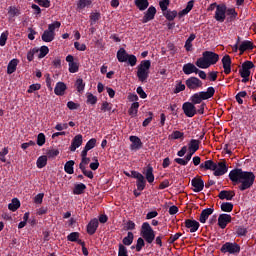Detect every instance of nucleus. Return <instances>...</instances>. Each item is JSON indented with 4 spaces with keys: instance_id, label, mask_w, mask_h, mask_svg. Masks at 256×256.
Masks as SVG:
<instances>
[{
    "instance_id": "nucleus-1",
    "label": "nucleus",
    "mask_w": 256,
    "mask_h": 256,
    "mask_svg": "<svg viewBox=\"0 0 256 256\" xmlns=\"http://www.w3.org/2000/svg\"><path fill=\"white\" fill-rule=\"evenodd\" d=\"M229 179L232 181L233 185H240L238 189L240 191H247L253 187L255 183V174L253 172L243 171L241 168H235L230 171Z\"/></svg>"
},
{
    "instance_id": "nucleus-2",
    "label": "nucleus",
    "mask_w": 256,
    "mask_h": 256,
    "mask_svg": "<svg viewBox=\"0 0 256 256\" xmlns=\"http://www.w3.org/2000/svg\"><path fill=\"white\" fill-rule=\"evenodd\" d=\"M162 231H164V234H159L155 238V230H153L151 224H149V222H144L141 226L140 235L149 245L155 241L156 245L163 247V239L169 235V230H167V227H163Z\"/></svg>"
},
{
    "instance_id": "nucleus-3",
    "label": "nucleus",
    "mask_w": 256,
    "mask_h": 256,
    "mask_svg": "<svg viewBox=\"0 0 256 256\" xmlns=\"http://www.w3.org/2000/svg\"><path fill=\"white\" fill-rule=\"evenodd\" d=\"M219 61V54L212 51H204L202 57L198 58L195 62L196 67L199 69H209L211 65H215Z\"/></svg>"
},
{
    "instance_id": "nucleus-4",
    "label": "nucleus",
    "mask_w": 256,
    "mask_h": 256,
    "mask_svg": "<svg viewBox=\"0 0 256 256\" xmlns=\"http://www.w3.org/2000/svg\"><path fill=\"white\" fill-rule=\"evenodd\" d=\"M215 95V88L213 86H210L207 88V91H201L194 93L190 97V103H193V105H201L203 101H207V99H211Z\"/></svg>"
},
{
    "instance_id": "nucleus-5",
    "label": "nucleus",
    "mask_w": 256,
    "mask_h": 256,
    "mask_svg": "<svg viewBox=\"0 0 256 256\" xmlns=\"http://www.w3.org/2000/svg\"><path fill=\"white\" fill-rule=\"evenodd\" d=\"M151 69V60H142L137 66V78L141 83L147 82Z\"/></svg>"
},
{
    "instance_id": "nucleus-6",
    "label": "nucleus",
    "mask_w": 256,
    "mask_h": 256,
    "mask_svg": "<svg viewBox=\"0 0 256 256\" xmlns=\"http://www.w3.org/2000/svg\"><path fill=\"white\" fill-rule=\"evenodd\" d=\"M59 27H61V22L59 21L49 24L48 29L45 30L41 36L42 41H44V43H51V41H54L55 29H59Z\"/></svg>"
},
{
    "instance_id": "nucleus-7",
    "label": "nucleus",
    "mask_w": 256,
    "mask_h": 256,
    "mask_svg": "<svg viewBox=\"0 0 256 256\" xmlns=\"http://www.w3.org/2000/svg\"><path fill=\"white\" fill-rule=\"evenodd\" d=\"M221 253H229L230 255H239L241 246L236 242H226L220 248Z\"/></svg>"
},
{
    "instance_id": "nucleus-8",
    "label": "nucleus",
    "mask_w": 256,
    "mask_h": 256,
    "mask_svg": "<svg viewBox=\"0 0 256 256\" xmlns=\"http://www.w3.org/2000/svg\"><path fill=\"white\" fill-rule=\"evenodd\" d=\"M131 177H132V179H136L137 190L144 191L145 187L147 185V180L145 179V176H143V174H141V172L132 170Z\"/></svg>"
},
{
    "instance_id": "nucleus-9",
    "label": "nucleus",
    "mask_w": 256,
    "mask_h": 256,
    "mask_svg": "<svg viewBox=\"0 0 256 256\" xmlns=\"http://www.w3.org/2000/svg\"><path fill=\"white\" fill-rule=\"evenodd\" d=\"M226 13H227V5L219 4L216 6L214 19H216L218 23H224L227 17Z\"/></svg>"
},
{
    "instance_id": "nucleus-10",
    "label": "nucleus",
    "mask_w": 256,
    "mask_h": 256,
    "mask_svg": "<svg viewBox=\"0 0 256 256\" xmlns=\"http://www.w3.org/2000/svg\"><path fill=\"white\" fill-rule=\"evenodd\" d=\"M186 87L190 89V91H197V89H201L203 87V81H201L197 77H190L186 81Z\"/></svg>"
},
{
    "instance_id": "nucleus-11",
    "label": "nucleus",
    "mask_w": 256,
    "mask_h": 256,
    "mask_svg": "<svg viewBox=\"0 0 256 256\" xmlns=\"http://www.w3.org/2000/svg\"><path fill=\"white\" fill-rule=\"evenodd\" d=\"M182 110L184 115H186V117H195V115H197V107H195V104L191 103V102H184L182 105Z\"/></svg>"
},
{
    "instance_id": "nucleus-12",
    "label": "nucleus",
    "mask_w": 256,
    "mask_h": 256,
    "mask_svg": "<svg viewBox=\"0 0 256 256\" xmlns=\"http://www.w3.org/2000/svg\"><path fill=\"white\" fill-rule=\"evenodd\" d=\"M217 167L213 172V175L215 177H221L223 175H225V173H227V171H229V167H227V163L225 161H220L218 163H216Z\"/></svg>"
},
{
    "instance_id": "nucleus-13",
    "label": "nucleus",
    "mask_w": 256,
    "mask_h": 256,
    "mask_svg": "<svg viewBox=\"0 0 256 256\" xmlns=\"http://www.w3.org/2000/svg\"><path fill=\"white\" fill-rule=\"evenodd\" d=\"M255 67L251 61H245L242 64V69L239 70L240 77H250L251 76V69Z\"/></svg>"
},
{
    "instance_id": "nucleus-14",
    "label": "nucleus",
    "mask_w": 256,
    "mask_h": 256,
    "mask_svg": "<svg viewBox=\"0 0 256 256\" xmlns=\"http://www.w3.org/2000/svg\"><path fill=\"white\" fill-rule=\"evenodd\" d=\"M155 15H157V8H155V6H150L147 11L144 12L142 23H149V21H153V19H155Z\"/></svg>"
},
{
    "instance_id": "nucleus-15",
    "label": "nucleus",
    "mask_w": 256,
    "mask_h": 256,
    "mask_svg": "<svg viewBox=\"0 0 256 256\" xmlns=\"http://www.w3.org/2000/svg\"><path fill=\"white\" fill-rule=\"evenodd\" d=\"M191 185L193 188L194 193H201V191H203V189H205V182L203 181V179L201 178H193L191 180Z\"/></svg>"
},
{
    "instance_id": "nucleus-16",
    "label": "nucleus",
    "mask_w": 256,
    "mask_h": 256,
    "mask_svg": "<svg viewBox=\"0 0 256 256\" xmlns=\"http://www.w3.org/2000/svg\"><path fill=\"white\" fill-rule=\"evenodd\" d=\"M231 214H220L218 217V227L225 229L231 223Z\"/></svg>"
},
{
    "instance_id": "nucleus-17",
    "label": "nucleus",
    "mask_w": 256,
    "mask_h": 256,
    "mask_svg": "<svg viewBox=\"0 0 256 256\" xmlns=\"http://www.w3.org/2000/svg\"><path fill=\"white\" fill-rule=\"evenodd\" d=\"M184 224L187 229H190V233H197L199 227H201L197 220L186 219Z\"/></svg>"
},
{
    "instance_id": "nucleus-18",
    "label": "nucleus",
    "mask_w": 256,
    "mask_h": 256,
    "mask_svg": "<svg viewBox=\"0 0 256 256\" xmlns=\"http://www.w3.org/2000/svg\"><path fill=\"white\" fill-rule=\"evenodd\" d=\"M98 228L99 220L97 218L90 220V222L86 226L88 235H95V233H97Z\"/></svg>"
},
{
    "instance_id": "nucleus-19",
    "label": "nucleus",
    "mask_w": 256,
    "mask_h": 256,
    "mask_svg": "<svg viewBox=\"0 0 256 256\" xmlns=\"http://www.w3.org/2000/svg\"><path fill=\"white\" fill-rule=\"evenodd\" d=\"M81 145H83V135L78 134L72 139V142L70 145V151L72 152L77 151V149H79Z\"/></svg>"
},
{
    "instance_id": "nucleus-20",
    "label": "nucleus",
    "mask_w": 256,
    "mask_h": 256,
    "mask_svg": "<svg viewBox=\"0 0 256 256\" xmlns=\"http://www.w3.org/2000/svg\"><path fill=\"white\" fill-rule=\"evenodd\" d=\"M199 168L202 171H214L217 169V163L213 160H206L204 163H201Z\"/></svg>"
},
{
    "instance_id": "nucleus-21",
    "label": "nucleus",
    "mask_w": 256,
    "mask_h": 256,
    "mask_svg": "<svg viewBox=\"0 0 256 256\" xmlns=\"http://www.w3.org/2000/svg\"><path fill=\"white\" fill-rule=\"evenodd\" d=\"M182 71L184 75H191L193 73L197 75V71H199V68H197V66H195V64L193 63H186L183 65Z\"/></svg>"
},
{
    "instance_id": "nucleus-22",
    "label": "nucleus",
    "mask_w": 256,
    "mask_h": 256,
    "mask_svg": "<svg viewBox=\"0 0 256 256\" xmlns=\"http://www.w3.org/2000/svg\"><path fill=\"white\" fill-rule=\"evenodd\" d=\"M222 65H223L225 75H229V73H231V56L226 54L222 58Z\"/></svg>"
},
{
    "instance_id": "nucleus-23",
    "label": "nucleus",
    "mask_w": 256,
    "mask_h": 256,
    "mask_svg": "<svg viewBox=\"0 0 256 256\" xmlns=\"http://www.w3.org/2000/svg\"><path fill=\"white\" fill-rule=\"evenodd\" d=\"M143 174L145 175L146 181L153 183L155 181V175L153 174V166L150 164L144 169Z\"/></svg>"
},
{
    "instance_id": "nucleus-24",
    "label": "nucleus",
    "mask_w": 256,
    "mask_h": 256,
    "mask_svg": "<svg viewBox=\"0 0 256 256\" xmlns=\"http://www.w3.org/2000/svg\"><path fill=\"white\" fill-rule=\"evenodd\" d=\"M218 197L222 201H224V199H226V201H233V197H235V191L222 190L218 194Z\"/></svg>"
},
{
    "instance_id": "nucleus-25",
    "label": "nucleus",
    "mask_w": 256,
    "mask_h": 256,
    "mask_svg": "<svg viewBox=\"0 0 256 256\" xmlns=\"http://www.w3.org/2000/svg\"><path fill=\"white\" fill-rule=\"evenodd\" d=\"M213 211H215V209H213V208H206V209L202 210L200 217H199L200 223H207V219H209L210 215H213Z\"/></svg>"
},
{
    "instance_id": "nucleus-26",
    "label": "nucleus",
    "mask_w": 256,
    "mask_h": 256,
    "mask_svg": "<svg viewBox=\"0 0 256 256\" xmlns=\"http://www.w3.org/2000/svg\"><path fill=\"white\" fill-rule=\"evenodd\" d=\"M129 141L132 142L131 149L139 150L143 147V142H141V138L138 136H130Z\"/></svg>"
},
{
    "instance_id": "nucleus-27",
    "label": "nucleus",
    "mask_w": 256,
    "mask_h": 256,
    "mask_svg": "<svg viewBox=\"0 0 256 256\" xmlns=\"http://www.w3.org/2000/svg\"><path fill=\"white\" fill-rule=\"evenodd\" d=\"M65 91H67V85L64 82H57L54 88L55 95L63 96Z\"/></svg>"
},
{
    "instance_id": "nucleus-28",
    "label": "nucleus",
    "mask_w": 256,
    "mask_h": 256,
    "mask_svg": "<svg viewBox=\"0 0 256 256\" xmlns=\"http://www.w3.org/2000/svg\"><path fill=\"white\" fill-rule=\"evenodd\" d=\"M119 63H126L127 59L129 58V54L125 48H120L116 55Z\"/></svg>"
},
{
    "instance_id": "nucleus-29",
    "label": "nucleus",
    "mask_w": 256,
    "mask_h": 256,
    "mask_svg": "<svg viewBox=\"0 0 256 256\" xmlns=\"http://www.w3.org/2000/svg\"><path fill=\"white\" fill-rule=\"evenodd\" d=\"M253 49V44L249 40H244L239 46L240 54L243 55L244 51H251Z\"/></svg>"
},
{
    "instance_id": "nucleus-30",
    "label": "nucleus",
    "mask_w": 256,
    "mask_h": 256,
    "mask_svg": "<svg viewBox=\"0 0 256 256\" xmlns=\"http://www.w3.org/2000/svg\"><path fill=\"white\" fill-rule=\"evenodd\" d=\"M199 145H201V140L191 139L188 144V150L197 153L199 151Z\"/></svg>"
},
{
    "instance_id": "nucleus-31",
    "label": "nucleus",
    "mask_w": 256,
    "mask_h": 256,
    "mask_svg": "<svg viewBox=\"0 0 256 256\" xmlns=\"http://www.w3.org/2000/svg\"><path fill=\"white\" fill-rule=\"evenodd\" d=\"M74 167H75V161L73 160L67 161L64 165L65 173H67L68 175H73L75 173Z\"/></svg>"
},
{
    "instance_id": "nucleus-32",
    "label": "nucleus",
    "mask_w": 256,
    "mask_h": 256,
    "mask_svg": "<svg viewBox=\"0 0 256 256\" xmlns=\"http://www.w3.org/2000/svg\"><path fill=\"white\" fill-rule=\"evenodd\" d=\"M134 5L139 11H145L149 7V0H135Z\"/></svg>"
},
{
    "instance_id": "nucleus-33",
    "label": "nucleus",
    "mask_w": 256,
    "mask_h": 256,
    "mask_svg": "<svg viewBox=\"0 0 256 256\" xmlns=\"http://www.w3.org/2000/svg\"><path fill=\"white\" fill-rule=\"evenodd\" d=\"M17 63H19V61L17 59H12L7 66V74L8 75H13V73H15V71H17Z\"/></svg>"
},
{
    "instance_id": "nucleus-34",
    "label": "nucleus",
    "mask_w": 256,
    "mask_h": 256,
    "mask_svg": "<svg viewBox=\"0 0 256 256\" xmlns=\"http://www.w3.org/2000/svg\"><path fill=\"white\" fill-rule=\"evenodd\" d=\"M137 113H139V102H133L128 110V115L137 117Z\"/></svg>"
},
{
    "instance_id": "nucleus-35",
    "label": "nucleus",
    "mask_w": 256,
    "mask_h": 256,
    "mask_svg": "<svg viewBox=\"0 0 256 256\" xmlns=\"http://www.w3.org/2000/svg\"><path fill=\"white\" fill-rule=\"evenodd\" d=\"M85 189H87V186L83 183L76 184L73 189L74 195H83L85 193Z\"/></svg>"
},
{
    "instance_id": "nucleus-36",
    "label": "nucleus",
    "mask_w": 256,
    "mask_h": 256,
    "mask_svg": "<svg viewBox=\"0 0 256 256\" xmlns=\"http://www.w3.org/2000/svg\"><path fill=\"white\" fill-rule=\"evenodd\" d=\"M19 207H21V202L17 198H13L12 202L8 204L9 211L15 212Z\"/></svg>"
},
{
    "instance_id": "nucleus-37",
    "label": "nucleus",
    "mask_w": 256,
    "mask_h": 256,
    "mask_svg": "<svg viewBox=\"0 0 256 256\" xmlns=\"http://www.w3.org/2000/svg\"><path fill=\"white\" fill-rule=\"evenodd\" d=\"M133 239H135V235H133V232H128L127 236L123 238L122 245H126L129 247V245L133 244Z\"/></svg>"
},
{
    "instance_id": "nucleus-38",
    "label": "nucleus",
    "mask_w": 256,
    "mask_h": 256,
    "mask_svg": "<svg viewBox=\"0 0 256 256\" xmlns=\"http://www.w3.org/2000/svg\"><path fill=\"white\" fill-rule=\"evenodd\" d=\"M163 15L167 19V21H174L175 17H177V11L166 10L163 12Z\"/></svg>"
},
{
    "instance_id": "nucleus-39",
    "label": "nucleus",
    "mask_w": 256,
    "mask_h": 256,
    "mask_svg": "<svg viewBox=\"0 0 256 256\" xmlns=\"http://www.w3.org/2000/svg\"><path fill=\"white\" fill-rule=\"evenodd\" d=\"M93 3L92 0H79L77 2V9L80 11L85 9V7H91V4Z\"/></svg>"
},
{
    "instance_id": "nucleus-40",
    "label": "nucleus",
    "mask_w": 256,
    "mask_h": 256,
    "mask_svg": "<svg viewBox=\"0 0 256 256\" xmlns=\"http://www.w3.org/2000/svg\"><path fill=\"white\" fill-rule=\"evenodd\" d=\"M36 165L38 167V169H43V167L47 166V156L43 155L38 157L37 161H36Z\"/></svg>"
},
{
    "instance_id": "nucleus-41",
    "label": "nucleus",
    "mask_w": 256,
    "mask_h": 256,
    "mask_svg": "<svg viewBox=\"0 0 256 256\" xmlns=\"http://www.w3.org/2000/svg\"><path fill=\"white\" fill-rule=\"evenodd\" d=\"M221 211L224 213H231L233 211V203L231 202H223L220 206Z\"/></svg>"
},
{
    "instance_id": "nucleus-42",
    "label": "nucleus",
    "mask_w": 256,
    "mask_h": 256,
    "mask_svg": "<svg viewBox=\"0 0 256 256\" xmlns=\"http://www.w3.org/2000/svg\"><path fill=\"white\" fill-rule=\"evenodd\" d=\"M75 87L78 93H83L85 91V83L83 82L82 78H78L76 80Z\"/></svg>"
},
{
    "instance_id": "nucleus-43",
    "label": "nucleus",
    "mask_w": 256,
    "mask_h": 256,
    "mask_svg": "<svg viewBox=\"0 0 256 256\" xmlns=\"http://www.w3.org/2000/svg\"><path fill=\"white\" fill-rule=\"evenodd\" d=\"M247 233H248V230L244 226H236L237 237H245Z\"/></svg>"
},
{
    "instance_id": "nucleus-44",
    "label": "nucleus",
    "mask_w": 256,
    "mask_h": 256,
    "mask_svg": "<svg viewBox=\"0 0 256 256\" xmlns=\"http://www.w3.org/2000/svg\"><path fill=\"white\" fill-rule=\"evenodd\" d=\"M100 19H101V13L100 12H92L90 14L91 25H95L97 23V21H99Z\"/></svg>"
},
{
    "instance_id": "nucleus-45",
    "label": "nucleus",
    "mask_w": 256,
    "mask_h": 256,
    "mask_svg": "<svg viewBox=\"0 0 256 256\" xmlns=\"http://www.w3.org/2000/svg\"><path fill=\"white\" fill-rule=\"evenodd\" d=\"M86 97V103H88L89 105H97V96L93 95L92 93H87Z\"/></svg>"
},
{
    "instance_id": "nucleus-46",
    "label": "nucleus",
    "mask_w": 256,
    "mask_h": 256,
    "mask_svg": "<svg viewBox=\"0 0 256 256\" xmlns=\"http://www.w3.org/2000/svg\"><path fill=\"white\" fill-rule=\"evenodd\" d=\"M118 256H129V251L127 250V247H125V245H118Z\"/></svg>"
},
{
    "instance_id": "nucleus-47",
    "label": "nucleus",
    "mask_w": 256,
    "mask_h": 256,
    "mask_svg": "<svg viewBox=\"0 0 256 256\" xmlns=\"http://www.w3.org/2000/svg\"><path fill=\"white\" fill-rule=\"evenodd\" d=\"M143 247H145V238L139 237L137 239V243H136V251H137V253L141 252Z\"/></svg>"
},
{
    "instance_id": "nucleus-48",
    "label": "nucleus",
    "mask_w": 256,
    "mask_h": 256,
    "mask_svg": "<svg viewBox=\"0 0 256 256\" xmlns=\"http://www.w3.org/2000/svg\"><path fill=\"white\" fill-rule=\"evenodd\" d=\"M38 51H40L38 59H43L45 56L49 54V47L41 46L40 49H38Z\"/></svg>"
},
{
    "instance_id": "nucleus-49",
    "label": "nucleus",
    "mask_w": 256,
    "mask_h": 256,
    "mask_svg": "<svg viewBox=\"0 0 256 256\" xmlns=\"http://www.w3.org/2000/svg\"><path fill=\"white\" fill-rule=\"evenodd\" d=\"M97 145V139L91 138L85 145L84 149H87L88 151H91V149H95V146Z\"/></svg>"
},
{
    "instance_id": "nucleus-50",
    "label": "nucleus",
    "mask_w": 256,
    "mask_h": 256,
    "mask_svg": "<svg viewBox=\"0 0 256 256\" xmlns=\"http://www.w3.org/2000/svg\"><path fill=\"white\" fill-rule=\"evenodd\" d=\"M80 236H81V234H79V232H71L67 236V241H71L72 243H76V241L79 239Z\"/></svg>"
},
{
    "instance_id": "nucleus-51",
    "label": "nucleus",
    "mask_w": 256,
    "mask_h": 256,
    "mask_svg": "<svg viewBox=\"0 0 256 256\" xmlns=\"http://www.w3.org/2000/svg\"><path fill=\"white\" fill-rule=\"evenodd\" d=\"M226 15L230 16V20L233 21L234 19H237V11L235 10V8H228L226 6Z\"/></svg>"
},
{
    "instance_id": "nucleus-52",
    "label": "nucleus",
    "mask_w": 256,
    "mask_h": 256,
    "mask_svg": "<svg viewBox=\"0 0 256 256\" xmlns=\"http://www.w3.org/2000/svg\"><path fill=\"white\" fill-rule=\"evenodd\" d=\"M8 15H10V17H17L21 15V11H19V9H17L15 6H10L8 10Z\"/></svg>"
},
{
    "instance_id": "nucleus-53",
    "label": "nucleus",
    "mask_w": 256,
    "mask_h": 256,
    "mask_svg": "<svg viewBox=\"0 0 256 256\" xmlns=\"http://www.w3.org/2000/svg\"><path fill=\"white\" fill-rule=\"evenodd\" d=\"M9 37V31H5L0 36V46L5 47L7 45V39Z\"/></svg>"
},
{
    "instance_id": "nucleus-54",
    "label": "nucleus",
    "mask_w": 256,
    "mask_h": 256,
    "mask_svg": "<svg viewBox=\"0 0 256 256\" xmlns=\"http://www.w3.org/2000/svg\"><path fill=\"white\" fill-rule=\"evenodd\" d=\"M34 3H37L40 7H45L46 9H49L51 7V1L50 0H34Z\"/></svg>"
},
{
    "instance_id": "nucleus-55",
    "label": "nucleus",
    "mask_w": 256,
    "mask_h": 256,
    "mask_svg": "<svg viewBox=\"0 0 256 256\" xmlns=\"http://www.w3.org/2000/svg\"><path fill=\"white\" fill-rule=\"evenodd\" d=\"M127 61L130 67H135L137 65V56L128 54Z\"/></svg>"
},
{
    "instance_id": "nucleus-56",
    "label": "nucleus",
    "mask_w": 256,
    "mask_h": 256,
    "mask_svg": "<svg viewBox=\"0 0 256 256\" xmlns=\"http://www.w3.org/2000/svg\"><path fill=\"white\" fill-rule=\"evenodd\" d=\"M69 66V73H77L79 71V63L77 62H72L70 64H68Z\"/></svg>"
},
{
    "instance_id": "nucleus-57",
    "label": "nucleus",
    "mask_w": 256,
    "mask_h": 256,
    "mask_svg": "<svg viewBox=\"0 0 256 256\" xmlns=\"http://www.w3.org/2000/svg\"><path fill=\"white\" fill-rule=\"evenodd\" d=\"M184 135L183 132L176 130L169 136V139H183Z\"/></svg>"
},
{
    "instance_id": "nucleus-58",
    "label": "nucleus",
    "mask_w": 256,
    "mask_h": 256,
    "mask_svg": "<svg viewBox=\"0 0 256 256\" xmlns=\"http://www.w3.org/2000/svg\"><path fill=\"white\" fill-rule=\"evenodd\" d=\"M113 109V104L105 101L102 103L101 105V111H103L104 113L107 111H111Z\"/></svg>"
},
{
    "instance_id": "nucleus-59",
    "label": "nucleus",
    "mask_w": 256,
    "mask_h": 256,
    "mask_svg": "<svg viewBox=\"0 0 256 256\" xmlns=\"http://www.w3.org/2000/svg\"><path fill=\"white\" fill-rule=\"evenodd\" d=\"M46 155H47L46 157H48V159H55V157H57V155H59V150H57V149L48 150Z\"/></svg>"
},
{
    "instance_id": "nucleus-60",
    "label": "nucleus",
    "mask_w": 256,
    "mask_h": 256,
    "mask_svg": "<svg viewBox=\"0 0 256 256\" xmlns=\"http://www.w3.org/2000/svg\"><path fill=\"white\" fill-rule=\"evenodd\" d=\"M35 53H39V48H33L27 53V59L28 61H33L35 57Z\"/></svg>"
},
{
    "instance_id": "nucleus-61",
    "label": "nucleus",
    "mask_w": 256,
    "mask_h": 256,
    "mask_svg": "<svg viewBox=\"0 0 256 256\" xmlns=\"http://www.w3.org/2000/svg\"><path fill=\"white\" fill-rule=\"evenodd\" d=\"M44 143H45V134L39 133L37 136V145L39 147H43Z\"/></svg>"
},
{
    "instance_id": "nucleus-62",
    "label": "nucleus",
    "mask_w": 256,
    "mask_h": 256,
    "mask_svg": "<svg viewBox=\"0 0 256 256\" xmlns=\"http://www.w3.org/2000/svg\"><path fill=\"white\" fill-rule=\"evenodd\" d=\"M181 91H185V84H183V82L179 81L176 84V87L174 89V93H181Z\"/></svg>"
},
{
    "instance_id": "nucleus-63",
    "label": "nucleus",
    "mask_w": 256,
    "mask_h": 256,
    "mask_svg": "<svg viewBox=\"0 0 256 256\" xmlns=\"http://www.w3.org/2000/svg\"><path fill=\"white\" fill-rule=\"evenodd\" d=\"M169 3H170V0H162L159 2L160 9L161 11H163V13L167 11V7H169Z\"/></svg>"
},
{
    "instance_id": "nucleus-64",
    "label": "nucleus",
    "mask_w": 256,
    "mask_h": 256,
    "mask_svg": "<svg viewBox=\"0 0 256 256\" xmlns=\"http://www.w3.org/2000/svg\"><path fill=\"white\" fill-rule=\"evenodd\" d=\"M41 89V84H31L27 90V93H34V91H39Z\"/></svg>"
}]
</instances>
